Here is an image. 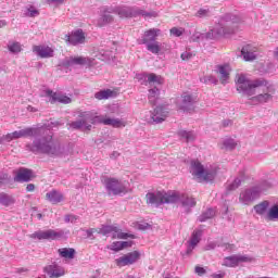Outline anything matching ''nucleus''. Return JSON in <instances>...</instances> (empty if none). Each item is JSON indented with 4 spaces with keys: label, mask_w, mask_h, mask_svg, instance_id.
<instances>
[{
    "label": "nucleus",
    "mask_w": 278,
    "mask_h": 278,
    "mask_svg": "<svg viewBox=\"0 0 278 278\" xmlns=\"http://www.w3.org/2000/svg\"><path fill=\"white\" fill-rule=\"evenodd\" d=\"M236 84L237 90L251 97L252 103H268L273 99V88L265 79L249 80L245 75L239 74Z\"/></svg>",
    "instance_id": "obj_1"
},
{
    "label": "nucleus",
    "mask_w": 278,
    "mask_h": 278,
    "mask_svg": "<svg viewBox=\"0 0 278 278\" xmlns=\"http://www.w3.org/2000/svg\"><path fill=\"white\" fill-rule=\"evenodd\" d=\"M58 253L65 260H73L75 257V249L73 248H61L59 249Z\"/></svg>",
    "instance_id": "obj_23"
},
{
    "label": "nucleus",
    "mask_w": 278,
    "mask_h": 278,
    "mask_svg": "<svg viewBox=\"0 0 278 278\" xmlns=\"http://www.w3.org/2000/svg\"><path fill=\"white\" fill-rule=\"evenodd\" d=\"M241 53H242L245 62H253V60H255V58H256L255 53L253 51H251L250 46H245L244 48H242Z\"/></svg>",
    "instance_id": "obj_26"
},
{
    "label": "nucleus",
    "mask_w": 278,
    "mask_h": 278,
    "mask_svg": "<svg viewBox=\"0 0 278 278\" xmlns=\"http://www.w3.org/2000/svg\"><path fill=\"white\" fill-rule=\"evenodd\" d=\"M46 199L52 203V205H58V203H62V201H64V195L58 190H52L46 194Z\"/></svg>",
    "instance_id": "obj_18"
},
{
    "label": "nucleus",
    "mask_w": 278,
    "mask_h": 278,
    "mask_svg": "<svg viewBox=\"0 0 278 278\" xmlns=\"http://www.w3.org/2000/svg\"><path fill=\"white\" fill-rule=\"evenodd\" d=\"M34 172L31 169H27L25 167L20 168L15 172L14 181L23 182V181H30L34 179Z\"/></svg>",
    "instance_id": "obj_12"
},
{
    "label": "nucleus",
    "mask_w": 278,
    "mask_h": 278,
    "mask_svg": "<svg viewBox=\"0 0 278 278\" xmlns=\"http://www.w3.org/2000/svg\"><path fill=\"white\" fill-rule=\"evenodd\" d=\"M190 173L199 181H212L214 179V174L206 172L199 161H191Z\"/></svg>",
    "instance_id": "obj_4"
},
{
    "label": "nucleus",
    "mask_w": 278,
    "mask_h": 278,
    "mask_svg": "<svg viewBox=\"0 0 278 278\" xmlns=\"http://www.w3.org/2000/svg\"><path fill=\"white\" fill-rule=\"evenodd\" d=\"M159 36L160 29L157 28H151L149 30H146L141 39V45H149L150 42H155Z\"/></svg>",
    "instance_id": "obj_15"
},
{
    "label": "nucleus",
    "mask_w": 278,
    "mask_h": 278,
    "mask_svg": "<svg viewBox=\"0 0 278 278\" xmlns=\"http://www.w3.org/2000/svg\"><path fill=\"white\" fill-rule=\"evenodd\" d=\"M77 220V216L75 215H66L65 216V223H75Z\"/></svg>",
    "instance_id": "obj_42"
},
{
    "label": "nucleus",
    "mask_w": 278,
    "mask_h": 278,
    "mask_svg": "<svg viewBox=\"0 0 278 278\" xmlns=\"http://www.w3.org/2000/svg\"><path fill=\"white\" fill-rule=\"evenodd\" d=\"M169 31H170L172 36H176L177 38H179V36L184 35V28L173 27Z\"/></svg>",
    "instance_id": "obj_40"
},
{
    "label": "nucleus",
    "mask_w": 278,
    "mask_h": 278,
    "mask_svg": "<svg viewBox=\"0 0 278 278\" xmlns=\"http://www.w3.org/2000/svg\"><path fill=\"white\" fill-rule=\"evenodd\" d=\"M178 134L180 138H185L187 142H192V140L197 138V135H194L192 131L180 130Z\"/></svg>",
    "instance_id": "obj_31"
},
{
    "label": "nucleus",
    "mask_w": 278,
    "mask_h": 278,
    "mask_svg": "<svg viewBox=\"0 0 278 278\" xmlns=\"http://www.w3.org/2000/svg\"><path fill=\"white\" fill-rule=\"evenodd\" d=\"M84 66V64H88V59L84 56H72L67 61V66H74V65Z\"/></svg>",
    "instance_id": "obj_25"
},
{
    "label": "nucleus",
    "mask_w": 278,
    "mask_h": 278,
    "mask_svg": "<svg viewBox=\"0 0 278 278\" xmlns=\"http://www.w3.org/2000/svg\"><path fill=\"white\" fill-rule=\"evenodd\" d=\"M179 201V193L175 191H157L156 193L149 192L146 194V203L148 205H155L160 207V205H164V203H177Z\"/></svg>",
    "instance_id": "obj_3"
},
{
    "label": "nucleus",
    "mask_w": 278,
    "mask_h": 278,
    "mask_svg": "<svg viewBox=\"0 0 278 278\" xmlns=\"http://www.w3.org/2000/svg\"><path fill=\"white\" fill-rule=\"evenodd\" d=\"M5 203V205H10V202H4Z\"/></svg>",
    "instance_id": "obj_57"
},
{
    "label": "nucleus",
    "mask_w": 278,
    "mask_h": 278,
    "mask_svg": "<svg viewBox=\"0 0 278 278\" xmlns=\"http://www.w3.org/2000/svg\"><path fill=\"white\" fill-rule=\"evenodd\" d=\"M90 127H91L90 125H89V126H86L87 129H90Z\"/></svg>",
    "instance_id": "obj_56"
},
{
    "label": "nucleus",
    "mask_w": 278,
    "mask_h": 278,
    "mask_svg": "<svg viewBox=\"0 0 278 278\" xmlns=\"http://www.w3.org/2000/svg\"><path fill=\"white\" fill-rule=\"evenodd\" d=\"M65 41L70 42L74 47L77 45H84L86 42V34L81 29L72 31L71 35H65Z\"/></svg>",
    "instance_id": "obj_10"
},
{
    "label": "nucleus",
    "mask_w": 278,
    "mask_h": 278,
    "mask_svg": "<svg viewBox=\"0 0 278 278\" xmlns=\"http://www.w3.org/2000/svg\"><path fill=\"white\" fill-rule=\"evenodd\" d=\"M214 84H218V79L214 78Z\"/></svg>",
    "instance_id": "obj_55"
},
{
    "label": "nucleus",
    "mask_w": 278,
    "mask_h": 278,
    "mask_svg": "<svg viewBox=\"0 0 278 278\" xmlns=\"http://www.w3.org/2000/svg\"><path fill=\"white\" fill-rule=\"evenodd\" d=\"M111 251H115L118 253V251H122L121 241H114L110 247H108Z\"/></svg>",
    "instance_id": "obj_38"
},
{
    "label": "nucleus",
    "mask_w": 278,
    "mask_h": 278,
    "mask_svg": "<svg viewBox=\"0 0 278 278\" xmlns=\"http://www.w3.org/2000/svg\"><path fill=\"white\" fill-rule=\"evenodd\" d=\"M140 257H141L140 252L132 251L116 258L115 264L116 266H118V268H123L125 266H131L132 264H136V262L140 260Z\"/></svg>",
    "instance_id": "obj_6"
},
{
    "label": "nucleus",
    "mask_w": 278,
    "mask_h": 278,
    "mask_svg": "<svg viewBox=\"0 0 278 278\" xmlns=\"http://www.w3.org/2000/svg\"><path fill=\"white\" fill-rule=\"evenodd\" d=\"M86 123H100L101 125H110L111 127H125V122L118 119V118H110V117H103V116H94L90 117L89 114L85 115V119L73 122L71 124V127L73 129H81V127H86Z\"/></svg>",
    "instance_id": "obj_2"
},
{
    "label": "nucleus",
    "mask_w": 278,
    "mask_h": 278,
    "mask_svg": "<svg viewBox=\"0 0 278 278\" xmlns=\"http://www.w3.org/2000/svg\"><path fill=\"white\" fill-rule=\"evenodd\" d=\"M96 230H99V228H91V229L87 230V236L90 238V236H92V233H97Z\"/></svg>",
    "instance_id": "obj_48"
},
{
    "label": "nucleus",
    "mask_w": 278,
    "mask_h": 278,
    "mask_svg": "<svg viewBox=\"0 0 278 278\" xmlns=\"http://www.w3.org/2000/svg\"><path fill=\"white\" fill-rule=\"evenodd\" d=\"M253 262V257L249 255H237V263L242 264V263H249Z\"/></svg>",
    "instance_id": "obj_37"
},
{
    "label": "nucleus",
    "mask_w": 278,
    "mask_h": 278,
    "mask_svg": "<svg viewBox=\"0 0 278 278\" xmlns=\"http://www.w3.org/2000/svg\"><path fill=\"white\" fill-rule=\"evenodd\" d=\"M157 97H160L159 88H153L149 90V102L152 103V105H155Z\"/></svg>",
    "instance_id": "obj_30"
},
{
    "label": "nucleus",
    "mask_w": 278,
    "mask_h": 278,
    "mask_svg": "<svg viewBox=\"0 0 278 278\" xmlns=\"http://www.w3.org/2000/svg\"><path fill=\"white\" fill-rule=\"evenodd\" d=\"M97 233H101L102 236H108L109 233H114L113 239L118 240H127V238H134V235H129L127 232H121V229L116 226H102L96 230Z\"/></svg>",
    "instance_id": "obj_5"
},
{
    "label": "nucleus",
    "mask_w": 278,
    "mask_h": 278,
    "mask_svg": "<svg viewBox=\"0 0 278 278\" xmlns=\"http://www.w3.org/2000/svg\"><path fill=\"white\" fill-rule=\"evenodd\" d=\"M236 147V143L230 144V149H233Z\"/></svg>",
    "instance_id": "obj_54"
},
{
    "label": "nucleus",
    "mask_w": 278,
    "mask_h": 278,
    "mask_svg": "<svg viewBox=\"0 0 278 278\" xmlns=\"http://www.w3.org/2000/svg\"><path fill=\"white\" fill-rule=\"evenodd\" d=\"M225 274H214L213 278H224Z\"/></svg>",
    "instance_id": "obj_51"
},
{
    "label": "nucleus",
    "mask_w": 278,
    "mask_h": 278,
    "mask_svg": "<svg viewBox=\"0 0 278 278\" xmlns=\"http://www.w3.org/2000/svg\"><path fill=\"white\" fill-rule=\"evenodd\" d=\"M27 192H34L36 190V186L34 184H29L26 187Z\"/></svg>",
    "instance_id": "obj_47"
},
{
    "label": "nucleus",
    "mask_w": 278,
    "mask_h": 278,
    "mask_svg": "<svg viewBox=\"0 0 278 278\" xmlns=\"http://www.w3.org/2000/svg\"><path fill=\"white\" fill-rule=\"evenodd\" d=\"M33 52L41 59L53 58L54 53L53 48L49 46H34Z\"/></svg>",
    "instance_id": "obj_13"
},
{
    "label": "nucleus",
    "mask_w": 278,
    "mask_h": 278,
    "mask_svg": "<svg viewBox=\"0 0 278 278\" xmlns=\"http://www.w3.org/2000/svg\"><path fill=\"white\" fill-rule=\"evenodd\" d=\"M64 236V232H58L53 229L39 230L30 235L33 240H60Z\"/></svg>",
    "instance_id": "obj_9"
},
{
    "label": "nucleus",
    "mask_w": 278,
    "mask_h": 278,
    "mask_svg": "<svg viewBox=\"0 0 278 278\" xmlns=\"http://www.w3.org/2000/svg\"><path fill=\"white\" fill-rule=\"evenodd\" d=\"M27 12L28 13H26V16H30L31 18H34V16H38V14H40V12L34 7H29L27 9Z\"/></svg>",
    "instance_id": "obj_39"
},
{
    "label": "nucleus",
    "mask_w": 278,
    "mask_h": 278,
    "mask_svg": "<svg viewBox=\"0 0 278 278\" xmlns=\"http://www.w3.org/2000/svg\"><path fill=\"white\" fill-rule=\"evenodd\" d=\"M267 218L269 220H278V205H274L269 208L267 213Z\"/></svg>",
    "instance_id": "obj_33"
},
{
    "label": "nucleus",
    "mask_w": 278,
    "mask_h": 278,
    "mask_svg": "<svg viewBox=\"0 0 278 278\" xmlns=\"http://www.w3.org/2000/svg\"><path fill=\"white\" fill-rule=\"evenodd\" d=\"M0 27H5V21H0Z\"/></svg>",
    "instance_id": "obj_52"
},
{
    "label": "nucleus",
    "mask_w": 278,
    "mask_h": 278,
    "mask_svg": "<svg viewBox=\"0 0 278 278\" xmlns=\"http://www.w3.org/2000/svg\"><path fill=\"white\" fill-rule=\"evenodd\" d=\"M38 216H39V218H42V215H41V214H39Z\"/></svg>",
    "instance_id": "obj_58"
},
{
    "label": "nucleus",
    "mask_w": 278,
    "mask_h": 278,
    "mask_svg": "<svg viewBox=\"0 0 278 278\" xmlns=\"http://www.w3.org/2000/svg\"><path fill=\"white\" fill-rule=\"evenodd\" d=\"M45 270L51 278L63 277L64 275V269L58 265H49L45 268Z\"/></svg>",
    "instance_id": "obj_19"
},
{
    "label": "nucleus",
    "mask_w": 278,
    "mask_h": 278,
    "mask_svg": "<svg viewBox=\"0 0 278 278\" xmlns=\"http://www.w3.org/2000/svg\"><path fill=\"white\" fill-rule=\"evenodd\" d=\"M268 201H264L257 205L254 206V210L256 212V214H266V211L268 210Z\"/></svg>",
    "instance_id": "obj_32"
},
{
    "label": "nucleus",
    "mask_w": 278,
    "mask_h": 278,
    "mask_svg": "<svg viewBox=\"0 0 278 278\" xmlns=\"http://www.w3.org/2000/svg\"><path fill=\"white\" fill-rule=\"evenodd\" d=\"M240 184V179H235L233 182L228 186V190H236L237 188H239Z\"/></svg>",
    "instance_id": "obj_41"
},
{
    "label": "nucleus",
    "mask_w": 278,
    "mask_h": 278,
    "mask_svg": "<svg viewBox=\"0 0 278 278\" xmlns=\"http://www.w3.org/2000/svg\"><path fill=\"white\" fill-rule=\"evenodd\" d=\"M104 185L106 190H109V194H123V192H127L125 185L116 178L104 179Z\"/></svg>",
    "instance_id": "obj_8"
},
{
    "label": "nucleus",
    "mask_w": 278,
    "mask_h": 278,
    "mask_svg": "<svg viewBox=\"0 0 278 278\" xmlns=\"http://www.w3.org/2000/svg\"><path fill=\"white\" fill-rule=\"evenodd\" d=\"M131 241H121L122 251L123 249H129L131 247Z\"/></svg>",
    "instance_id": "obj_45"
},
{
    "label": "nucleus",
    "mask_w": 278,
    "mask_h": 278,
    "mask_svg": "<svg viewBox=\"0 0 278 278\" xmlns=\"http://www.w3.org/2000/svg\"><path fill=\"white\" fill-rule=\"evenodd\" d=\"M151 118L153 123H164L168 118V112L164 106H156L151 113Z\"/></svg>",
    "instance_id": "obj_14"
},
{
    "label": "nucleus",
    "mask_w": 278,
    "mask_h": 278,
    "mask_svg": "<svg viewBox=\"0 0 278 278\" xmlns=\"http://www.w3.org/2000/svg\"><path fill=\"white\" fill-rule=\"evenodd\" d=\"M229 73H231L229 65H217L216 74L220 84H227L229 81Z\"/></svg>",
    "instance_id": "obj_16"
},
{
    "label": "nucleus",
    "mask_w": 278,
    "mask_h": 278,
    "mask_svg": "<svg viewBox=\"0 0 278 278\" xmlns=\"http://www.w3.org/2000/svg\"><path fill=\"white\" fill-rule=\"evenodd\" d=\"M147 49L150 51V53H153L154 55H157L160 51H162V48L160 47V42L153 41L147 43Z\"/></svg>",
    "instance_id": "obj_29"
},
{
    "label": "nucleus",
    "mask_w": 278,
    "mask_h": 278,
    "mask_svg": "<svg viewBox=\"0 0 278 278\" xmlns=\"http://www.w3.org/2000/svg\"><path fill=\"white\" fill-rule=\"evenodd\" d=\"M195 273L197 275H199L200 277L205 275V268L201 267V266H195Z\"/></svg>",
    "instance_id": "obj_43"
},
{
    "label": "nucleus",
    "mask_w": 278,
    "mask_h": 278,
    "mask_svg": "<svg viewBox=\"0 0 278 278\" xmlns=\"http://www.w3.org/2000/svg\"><path fill=\"white\" fill-rule=\"evenodd\" d=\"M215 212L212 208H208L205 213H203L200 217L201 223H204V220H207L210 218H214Z\"/></svg>",
    "instance_id": "obj_35"
},
{
    "label": "nucleus",
    "mask_w": 278,
    "mask_h": 278,
    "mask_svg": "<svg viewBox=\"0 0 278 278\" xmlns=\"http://www.w3.org/2000/svg\"><path fill=\"white\" fill-rule=\"evenodd\" d=\"M181 203L185 207H194V205H197V200H194V198H190L188 195H180L179 194V199L177 201V203Z\"/></svg>",
    "instance_id": "obj_22"
},
{
    "label": "nucleus",
    "mask_w": 278,
    "mask_h": 278,
    "mask_svg": "<svg viewBox=\"0 0 278 278\" xmlns=\"http://www.w3.org/2000/svg\"><path fill=\"white\" fill-rule=\"evenodd\" d=\"M46 94L47 97H50V103H63L64 105H67V103L72 102L68 96L53 92L52 90H47Z\"/></svg>",
    "instance_id": "obj_11"
},
{
    "label": "nucleus",
    "mask_w": 278,
    "mask_h": 278,
    "mask_svg": "<svg viewBox=\"0 0 278 278\" xmlns=\"http://www.w3.org/2000/svg\"><path fill=\"white\" fill-rule=\"evenodd\" d=\"M118 91L112 90V89H105L101 90L94 93V98L98 99V101H103L105 99H110L112 97H117Z\"/></svg>",
    "instance_id": "obj_20"
},
{
    "label": "nucleus",
    "mask_w": 278,
    "mask_h": 278,
    "mask_svg": "<svg viewBox=\"0 0 278 278\" xmlns=\"http://www.w3.org/2000/svg\"><path fill=\"white\" fill-rule=\"evenodd\" d=\"M9 51H11V53H21L22 48H21V43L20 42H12L8 46Z\"/></svg>",
    "instance_id": "obj_36"
},
{
    "label": "nucleus",
    "mask_w": 278,
    "mask_h": 278,
    "mask_svg": "<svg viewBox=\"0 0 278 278\" xmlns=\"http://www.w3.org/2000/svg\"><path fill=\"white\" fill-rule=\"evenodd\" d=\"M227 30H225V28H219V30H217V36H226Z\"/></svg>",
    "instance_id": "obj_49"
},
{
    "label": "nucleus",
    "mask_w": 278,
    "mask_h": 278,
    "mask_svg": "<svg viewBox=\"0 0 278 278\" xmlns=\"http://www.w3.org/2000/svg\"><path fill=\"white\" fill-rule=\"evenodd\" d=\"M180 58H181V60H184V61H188V60H190V59L192 58V53H190V52H185V53H182V54L180 55Z\"/></svg>",
    "instance_id": "obj_44"
},
{
    "label": "nucleus",
    "mask_w": 278,
    "mask_h": 278,
    "mask_svg": "<svg viewBox=\"0 0 278 278\" xmlns=\"http://www.w3.org/2000/svg\"><path fill=\"white\" fill-rule=\"evenodd\" d=\"M41 149L45 153H48V155H60V153H62L60 146L51 141V137L47 143L41 146Z\"/></svg>",
    "instance_id": "obj_17"
},
{
    "label": "nucleus",
    "mask_w": 278,
    "mask_h": 278,
    "mask_svg": "<svg viewBox=\"0 0 278 278\" xmlns=\"http://www.w3.org/2000/svg\"><path fill=\"white\" fill-rule=\"evenodd\" d=\"M38 134V129L36 128H24L22 130H15L13 132L8 134L3 137V140L7 142H12V140H18V138H31Z\"/></svg>",
    "instance_id": "obj_7"
},
{
    "label": "nucleus",
    "mask_w": 278,
    "mask_h": 278,
    "mask_svg": "<svg viewBox=\"0 0 278 278\" xmlns=\"http://www.w3.org/2000/svg\"><path fill=\"white\" fill-rule=\"evenodd\" d=\"M111 14H114V9L103 10L100 18V26L108 25V23H112L114 21V17Z\"/></svg>",
    "instance_id": "obj_21"
},
{
    "label": "nucleus",
    "mask_w": 278,
    "mask_h": 278,
    "mask_svg": "<svg viewBox=\"0 0 278 278\" xmlns=\"http://www.w3.org/2000/svg\"><path fill=\"white\" fill-rule=\"evenodd\" d=\"M202 235H203V232L201 230H195L192 232V236L190 239V247H192V249H194V247H197V244H199V242H201Z\"/></svg>",
    "instance_id": "obj_28"
},
{
    "label": "nucleus",
    "mask_w": 278,
    "mask_h": 278,
    "mask_svg": "<svg viewBox=\"0 0 278 278\" xmlns=\"http://www.w3.org/2000/svg\"><path fill=\"white\" fill-rule=\"evenodd\" d=\"M53 2H56V3H62L64 0H51Z\"/></svg>",
    "instance_id": "obj_53"
},
{
    "label": "nucleus",
    "mask_w": 278,
    "mask_h": 278,
    "mask_svg": "<svg viewBox=\"0 0 278 278\" xmlns=\"http://www.w3.org/2000/svg\"><path fill=\"white\" fill-rule=\"evenodd\" d=\"M148 84H164V79L162 76L151 73L148 75Z\"/></svg>",
    "instance_id": "obj_34"
},
{
    "label": "nucleus",
    "mask_w": 278,
    "mask_h": 278,
    "mask_svg": "<svg viewBox=\"0 0 278 278\" xmlns=\"http://www.w3.org/2000/svg\"><path fill=\"white\" fill-rule=\"evenodd\" d=\"M182 101L184 103H192V96H184Z\"/></svg>",
    "instance_id": "obj_46"
},
{
    "label": "nucleus",
    "mask_w": 278,
    "mask_h": 278,
    "mask_svg": "<svg viewBox=\"0 0 278 278\" xmlns=\"http://www.w3.org/2000/svg\"><path fill=\"white\" fill-rule=\"evenodd\" d=\"M223 266H226L227 268H236V266H238V255L225 257Z\"/></svg>",
    "instance_id": "obj_27"
},
{
    "label": "nucleus",
    "mask_w": 278,
    "mask_h": 278,
    "mask_svg": "<svg viewBox=\"0 0 278 278\" xmlns=\"http://www.w3.org/2000/svg\"><path fill=\"white\" fill-rule=\"evenodd\" d=\"M198 14H199V16H203V15L207 14V10L201 9L198 11Z\"/></svg>",
    "instance_id": "obj_50"
},
{
    "label": "nucleus",
    "mask_w": 278,
    "mask_h": 278,
    "mask_svg": "<svg viewBox=\"0 0 278 278\" xmlns=\"http://www.w3.org/2000/svg\"><path fill=\"white\" fill-rule=\"evenodd\" d=\"M113 10L114 14H118L119 18H130V16H134V13L129 8H116Z\"/></svg>",
    "instance_id": "obj_24"
}]
</instances>
